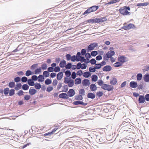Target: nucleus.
<instances>
[{
    "instance_id": "1",
    "label": "nucleus",
    "mask_w": 149,
    "mask_h": 149,
    "mask_svg": "<svg viewBox=\"0 0 149 149\" xmlns=\"http://www.w3.org/2000/svg\"><path fill=\"white\" fill-rule=\"evenodd\" d=\"M130 10V8L129 6H124L119 9L120 13L123 15H130L131 13L128 11Z\"/></svg>"
},
{
    "instance_id": "2",
    "label": "nucleus",
    "mask_w": 149,
    "mask_h": 149,
    "mask_svg": "<svg viewBox=\"0 0 149 149\" xmlns=\"http://www.w3.org/2000/svg\"><path fill=\"white\" fill-rule=\"evenodd\" d=\"M115 52L113 51L110 50L108 51L106 54H104L103 58L104 61H108L109 58H111L115 54Z\"/></svg>"
},
{
    "instance_id": "3",
    "label": "nucleus",
    "mask_w": 149,
    "mask_h": 149,
    "mask_svg": "<svg viewBox=\"0 0 149 149\" xmlns=\"http://www.w3.org/2000/svg\"><path fill=\"white\" fill-rule=\"evenodd\" d=\"M102 88L104 90L111 91L113 89V87L112 86L104 84L102 86Z\"/></svg>"
},
{
    "instance_id": "4",
    "label": "nucleus",
    "mask_w": 149,
    "mask_h": 149,
    "mask_svg": "<svg viewBox=\"0 0 149 149\" xmlns=\"http://www.w3.org/2000/svg\"><path fill=\"white\" fill-rule=\"evenodd\" d=\"M135 28L134 25L132 24H128L124 26L123 27V28L125 30H128L131 29H134Z\"/></svg>"
},
{
    "instance_id": "5",
    "label": "nucleus",
    "mask_w": 149,
    "mask_h": 149,
    "mask_svg": "<svg viewBox=\"0 0 149 149\" xmlns=\"http://www.w3.org/2000/svg\"><path fill=\"white\" fill-rule=\"evenodd\" d=\"M118 60L122 63L127 61L126 58L124 56L118 57Z\"/></svg>"
},
{
    "instance_id": "6",
    "label": "nucleus",
    "mask_w": 149,
    "mask_h": 149,
    "mask_svg": "<svg viewBox=\"0 0 149 149\" xmlns=\"http://www.w3.org/2000/svg\"><path fill=\"white\" fill-rule=\"evenodd\" d=\"M97 43H91L88 47V50L91 51L93 50L94 48L97 46Z\"/></svg>"
},
{
    "instance_id": "7",
    "label": "nucleus",
    "mask_w": 149,
    "mask_h": 149,
    "mask_svg": "<svg viewBox=\"0 0 149 149\" xmlns=\"http://www.w3.org/2000/svg\"><path fill=\"white\" fill-rule=\"evenodd\" d=\"M75 94V92L74 90L72 89H70L67 93L68 96L72 97Z\"/></svg>"
},
{
    "instance_id": "8",
    "label": "nucleus",
    "mask_w": 149,
    "mask_h": 149,
    "mask_svg": "<svg viewBox=\"0 0 149 149\" xmlns=\"http://www.w3.org/2000/svg\"><path fill=\"white\" fill-rule=\"evenodd\" d=\"M107 20L105 17H101L99 18H97V23L104 22Z\"/></svg>"
},
{
    "instance_id": "9",
    "label": "nucleus",
    "mask_w": 149,
    "mask_h": 149,
    "mask_svg": "<svg viewBox=\"0 0 149 149\" xmlns=\"http://www.w3.org/2000/svg\"><path fill=\"white\" fill-rule=\"evenodd\" d=\"M90 90L92 91H95L97 89V87L95 84H92L90 86Z\"/></svg>"
},
{
    "instance_id": "10",
    "label": "nucleus",
    "mask_w": 149,
    "mask_h": 149,
    "mask_svg": "<svg viewBox=\"0 0 149 149\" xmlns=\"http://www.w3.org/2000/svg\"><path fill=\"white\" fill-rule=\"evenodd\" d=\"M82 84L84 86H87L90 85L89 80L88 79H84L82 81Z\"/></svg>"
},
{
    "instance_id": "11",
    "label": "nucleus",
    "mask_w": 149,
    "mask_h": 149,
    "mask_svg": "<svg viewBox=\"0 0 149 149\" xmlns=\"http://www.w3.org/2000/svg\"><path fill=\"white\" fill-rule=\"evenodd\" d=\"M145 102V98L143 95H140L139 98V102L140 103H143Z\"/></svg>"
},
{
    "instance_id": "12",
    "label": "nucleus",
    "mask_w": 149,
    "mask_h": 149,
    "mask_svg": "<svg viewBox=\"0 0 149 149\" xmlns=\"http://www.w3.org/2000/svg\"><path fill=\"white\" fill-rule=\"evenodd\" d=\"M130 86L132 88H135L138 86V84L136 82L132 81L130 83Z\"/></svg>"
},
{
    "instance_id": "13",
    "label": "nucleus",
    "mask_w": 149,
    "mask_h": 149,
    "mask_svg": "<svg viewBox=\"0 0 149 149\" xmlns=\"http://www.w3.org/2000/svg\"><path fill=\"white\" fill-rule=\"evenodd\" d=\"M111 67L110 65H106L103 68V70L104 71H109L111 70Z\"/></svg>"
},
{
    "instance_id": "14",
    "label": "nucleus",
    "mask_w": 149,
    "mask_h": 149,
    "mask_svg": "<svg viewBox=\"0 0 149 149\" xmlns=\"http://www.w3.org/2000/svg\"><path fill=\"white\" fill-rule=\"evenodd\" d=\"M59 97L60 98L63 99H67L68 98V95L65 93H62L59 95Z\"/></svg>"
},
{
    "instance_id": "15",
    "label": "nucleus",
    "mask_w": 149,
    "mask_h": 149,
    "mask_svg": "<svg viewBox=\"0 0 149 149\" xmlns=\"http://www.w3.org/2000/svg\"><path fill=\"white\" fill-rule=\"evenodd\" d=\"M37 92V91L34 88H30L29 93V94L31 95H34Z\"/></svg>"
},
{
    "instance_id": "16",
    "label": "nucleus",
    "mask_w": 149,
    "mask_h": 149,
    "mask_svg": "<svg viewBox=\"0 0 149 149\" xmlns=\"http://www.w3.org/2000/svg\"><path fill=\"white\" fill-rule=\"evenodd\" d=\"M63 73L62 72H59L57 75V79L58 80H60L62 78Z\"/></svg>"
},
{
    "instance_id": "17",
    "label": "nucleus",
    "mask_w": 149,
    "mask_h": 149,
    "mask_svg": "<svg viewBox=\"0 0 149 149\" xmlns=\"http://www.w3.org/2000/svg\"><path fill=\"white\" fill-rule=\"evenodd\" d=\"M66 64V62L65 61H62L60 62L59 64V66L61 68H63L65 66Z\"/></svg>"
},
{
    "instance_id": "18",
    "label": "nucleus",
    "mask_w": 149,
    "mask_h": 149,
    "mask_svg": "<svg viewBox=\"0 0 149 149\" xmlns=\"http://www.w3.org/2000/svg\"><path fill=\"white\" fill-rule=\"evenodd\" d=\"M83 75L85 78H88L91 76V74L90 72H86L83 73Z\"/></svg>"
},
{
    "instance_id": "19",
    "label": "nucleus",
    "mask_w": 149,
    "mask_h": 149,
    "mask_svg": "<svg viewBox=\"0 0 149 149\" xmlns=\"http://www.w3.org/2000/svg\"><path fill=\"white\" fill-rule=\"evenodd\" d=\"M98 79V77L95 74L91 76L92 81L93 82L96 81Z\"/></svg>"
},
{
    "instance_id": "20",
    "label": "nucleus",
    "mask_w": 149,
    "mask_h": 149,
    "mask_svg": "<svg viewBox=\"0 0 149 149\" xmlns=\"http://www.w3.org/2000/svg\"><path fill=\"white\" fill-rule=\"evenodd\" d=\"M143 78L145 82H149V74H147L145 75Z\"/></svg>"
},
{
    "instance_id": "21",
    "label": "nucleus",
    "mask_w": 149,
    "mask_h": 149,
    "mask_svg": "<svg viewBox=\"0 0 149 149\" xmlns=\"http://www.w3.org/2000/svg\"><path fill=\"white\" fill-rule=\"evenodd\" d=\"M38 81L39 82H42L44 81V78L42 75H39L38 77Z\"/></svg>"
},
{
    "instance_id": "22",
    "label": "nucleus",
    "mask_w": 149,
    "mask_h": 149,
    "mask_svg": "<svg viewBox=\"0 0 149 149\" xmlns=\"http://www.w3.org/2000/svg\"><path fill=\"white\" fill-rule=\"evenodd\" d=\"M87 97L88 98L91 99H94L95 97V95L92 93H88L87 95Z\"/></svg>"
},
{
    "instance_id": "23",
    "label": "nucleus",
    "mask_w": 149,
    "mask_h": 149,
    "mask_svg": "<svg viewBox=\"0 0 149 149\" xmlns=\"http://www.w3.org/2000/svg\"><path fill=\"white\" fill-rule=\"evenodd\" d=\"M117 82V79L115 78H113L110 81V84L113 85L116 84Z\"/></svg>"
},
{
    "instance_id": "24",
    "label": "nucleus",
    "mask_w": 149,
    "mask_h": 149,
    "mask_svg": "<svg viewBox=\"0 0 149 149\" xmlns=\"http://www.w3.org/2000/svg\"><path fill=\"white\" fill-rule=\"evenodd\" d=\"M120 0H112L110 2L107 3L106 4L109 5L111 4H113L119 2Z\"/></svg>"
},
{
    "instance_id": "25",
    "label": "nucleus",
    "mask_w": 149,
    "mask_h": 149,
    "mask_svg": "<svg viewBox=\"0 0 149 149\" xmlns=\"http://www.w3.org/2000/svg\"><path fill=\"white\" fill-rule=\"evenodd\" d=\"M33 81V80L31 79H29L28 80V84L30 86H34L35 85V84L34 83Z\"/></svg>"
},
{
    "instance_id": "26",
    "label": "nucleus",
    "mask_w": 149,
    "mask_h": 149,
    "mask_svg": "<svg viewBox=\"0 0 149 149\" xmlns=\"http://www.w3.org/2000/svg\"><path fill=\"white\" fill-rule=\"evenodd\" d=\"M99 7L98 6H93L90 7L91 10L92 12H93L96 11L98 8Z\"/></svg>"
},
{
    "instance_id": "27",
    "label": "nucleus",
    "mask_w": 149,
    "mask_h": 149,
    "mask_svg": "<svg viewBox=\"0 0 149 149\" xmlns=\"http://www.w3.org/2000/svg\"><path fill=\"white\" fill-rule=\"evenodd\" d=\"M22 85L20 83H17L15 87V89L16 90H18L21 88Z\"/></svg>"
},
{
    "instance_id": "28",
    "label": "nucleus",
    "mask_w": 149,
    "mask_h": 149,
    "mask_svg": "<svg viewBox=\"0 0 149 149\" xmlns=\"http://www.w3.org/2000/svg\"><path fill=\"white\" fill-rule=\"evenodd\" d=\"M123 63L119 62H117L113 65L115 67H119L121 66L122 65Z\"/></svg>"
},
{
    "instance_id": "29",
    "label": "nucleus",
    "mask_w": 149,
    "mask_h": 149,
    "mask_svg": "<svg viewBox=\"0 0 149 149\" xmlns=\"http://www.w3.org/2000/svg\"><path fill=\"white\" fill-rule=\"evenodd\" d=\"M74 82L76 84H80L81 82V79L80 78H76L74 81Z\"/></svg>"
},
{
    "instance_id": "30",
    "label": "nucleus",
    "mask_w": 149,
    "mask_h": 149,
    "mask_svg": "<svg viewBox=\"0 0 149 149\" xmlns=\"http://www.w3.org/2000/svg\"><path fill=\"white\" fill-rule=\"evenodd\" d=\"M85 59L84 57L80 56L79 57H78V58L77 59V61H80L81 62H84Z\"/></svg>"
},
{
    "instance_id": "31",
    "label": "nucleus",
    "mask_w": 149,
    "mask_h": 149,
    "mask_svg": "<svg viewBox=\"0 0 149 149\" xmlns=\"http://www.w3.org/2000/svg\"><path fill=\"white\" fill-rule=\"evenodd\" d=\"M83 97L81 95H78L75 96V100H81Z\"/></svg>"
},
{
    "instance_id": "32",
    "label": "nucleus",
    "mask_w": 149,
    "mask_h": 149,
    "mask_svg": "<svg viewBox=\"0 0 149 149\" xmlns=\"http://www.w3.org/2000/svg\"><path fill=\"white\" fill-rule=\"evenodd\" d=\"M89 23H97V18L93 19H89L87 21Z\"/></svg>"
},
{
    "instance_id": "33",
    "label": "nucleus",
    "mask_w": 149,
    "mask_h": 149,
    "mask_svg": "<svg viewBox=\"0 0 149 149\" xmlns=\"http://www.w3.org/2000/svg\"><path fill=\"white\" fill-rule=\"evenodd\" d=\"M67 84L69 87H72L74 84V81L72 79Z\"/></svg>"
},
{
    "instance_id": "34",
    "label": "nucleus",
    "mask_w": 149,
    "mask_h": 149,
    "mask_svg": "<svg viewBox=\"0 0 149 149\" xmlns=\"http://www.w3.org/2000/svg\"><path fill=\"white\" fill-rule=\"evenodd\" d=\"M72 80L70 78H68V77H66L64 78V82L65 84H68Z\"/></svg>"
},
{
    "instance_id": "35",
    "label": "nucleus",
    "mask_w": 149,
    "mask_h": 149,
    "mask_svg": "<svg viewBox=\"0 0 149 149\" xmlns=\"http://www.w3.org/2000/svg\"><path fill=\"white\" fill-rule=\"evenodd\" d=\"M137 79L138 81L141 80L142 77V75L141 73H139L137 74Z\"/></svg>"
},
{
    "instance_id": "36",
    "label": "nucleus",
    "mask_w": 149,
    "mask_h": 149,
    "mask_svg": "<svg viewBox=\"0 0 149 149\" xmlns=\"http://www.w3.org/2000/svg\"><path fill=\"white\" fill-rule=\"evenodd\" d=\"M9 89L8 88H5L3 90L4 93L6 95H7L8 94V93H9Z\"/></svg>"
},
{
    "instance_id": "37",
    "label": "nucleus",
    "mask_w": 149,
    "mask_h": 149,
    "mask_svg": "<svg viewBox=\"0 0 149 149\" xmlns=\"http://www.w3.org/2000/svg\"><path fill=\"white\" fill-rule=\"evenodd\" d=\"M29 88V86L27 84H24L22 86V88L24 90H27Z\"/></svg>"
},
{
    "instance_id": "38",
    "label": "nucleus",
    "mask_w": 149,
    "mask_h": 149,
    "mask_svg": "<svg viewBox=\"0 0 149 149\" xmlns=\"http://www.w3.org/2000/svg\"><path fill=\"white\" fill-rule=\"evenodd\" d=\"M41 71V69L40 68L36 69L35 71L34 74H38L40 73Z\"/></svg>"
},
{
    "instance_id": "39",
    "label": "nucleus",
    "mask_w": 149,
    "mask_h": 149,
    "mask_svg": "<svg viewBox=\"0 0 149 149\" xmlns=\"http://www.w3.org/2000/svg\"><path fill=\"white\" fill-rule=\"evenodd\" d=\"M91 12H92L91 10L90 9V8H89L85 11L83 14V15H85L86 14L89 13Z\"/></svg>"
},
{
    "instance_id": "40",
    "label": "nucleus",
    "mask_w": 149,
    "mask_h": 149,
    "mask_svg": "<svg viewBox=\"0 0 149 149\" xmlns=\"http://www.w3.org/2000/svg\"><path fill=\"white\" fill-rule=\"evenodd\" d=\"M78 58V57L76 56L75 55H74L71 57V60L72 61H75L77 60V59Z\"/></svg>"
},
{
    "instance_id": "41",
    "label": "nucleus",
    "mask_w": 149,
    "mask_h": 149,
    "mask_svg": "<svg viewBox=\"0 0 149 149\" xmlns=\"http://www.w3.org/2000/svg\"><path fill=\"white\" fill-rule=\"evenodd\" d=\"M9 93L10 96L13 95L15 94V90L13 89H11L9 91Z\"/></svg>"
},
{
    "instance_id": "42",
    "label": "nucleus",
    "mask_w": 149,
    "mask_h": 149,
    "mask_svg": "<svg viewBox=\"0 0 149 149\" xmlns=\"http://www.w3.org/2000/svg\"><path fill=\"white\" fill-rule=\"evenodd\" d=\"M45 83L46 85H49L51 84L52 83V80L49 79H47L45 81Z\"/></svg>"
},
{
    "instance_id": "43",
    "label": "nucleus",
    "mask_w": 149,
    "mask_h": 149,
    "mask_svg": "<svg viewBox=\"0 0 149 149\" xmlns=\"http://www.w3.org/2000/svg\"><path fill=\"white\" fill-rule=\"evenodd\" d=\"M35 85V88L37 89H39L41 88V86L39 83H36Z\"/></svg>"
},
{
    "instance_id": "44",
    "label": "nucleus",
    "mask_w": 149,
    "mask_h": 149,
    "mask_svg": "<svg viewBox=\"0 0 149 149\" xmlns=\"http://www.w3.org/2000/svg\"><path fill=\"white\" fill-rule=\"evenodd\" d=\"M96 69L95 67L94 68L90 67L89 68V70L90 72H93L95 71Z\"/></svg>"
},
{
    "instance_id": "45",
    "label": "nucleus",
    "mask_w": 149,
    "mask_h": 149,
    "mask_svg": "<svg viewBox=\"0 0 149 149\" xmlns=\"http://www.w3.org/2000/svg\"><path fill=\"white\" fill-rule=\"evenodd\" d=\"M79 95H84L85 91L84 89H81L79 91Z\"/></svg>"
},
{
    "instance_id": "46",
    "label": "nucleus",
    "mask_w": 149,
    "mask_h": 149,
    "mask_svg": "<svg viewBox=\"0 0 149 149\" xmlns=\"http://www.w3.org/2000/svg\"><path fill=\"white\" fill-rule=\"evenodd\" d=\"M15 86V83L13 82H10L8 84V86L11 88H13Z\"/></svg>"
},
{
    "instance_id": "47",
    "label": "nucleus",
    "mask_w": 149,
    "mask_h": 149,
    "mask_svg": "<svg viewBox=\"0 0 149 149\" xmlns=\"http://www.w3.org/2000/svg\"><path fill=\"white\" fill-rule=\"evenodd\" d=\"M32 74V72L30 70H27L26 72L25 75L27 76H29Z\"/></svg>"
},
{
    "instance_id": "48",
    "label": "nucleus",
    "mask_w": 149,
    "mask_h": 149,
    "mask_svg": "<svg viewBox=\"0 0 149 149\" xmlns=\"http://www.w3.org/2000/svg\"><path fill=\"white\" fill-rule=\"evenodd\" d=\"M65 75L66 76V77H69L71 74V73L70 71L67 70L65 72Z\"/></svg>"
},
{
    "instance_id": "49",
    "label": "nucleus",
    "mask_w": 149,
    "mask_h": 149,
    "mask_svg": "<svg viewBox=\"0 0 149 149\" xmlns=\"http://www.w3.org/2000/svg\"><path fill=\"white\" fill-rule=\"evenodd\" d=\"M43 75L47 77L49 76V73L47 71H44L43 72Z\"/></svg>"
},
{
    "instance_id": "50",
    "label": "nucleus",
    "mask_w": 149,
    "mask_h": 149,
    "mask_svg": "<svg viewBox=\"0 0 149 149\" xmlns=\"http://www.w3.org/2000/svg\"><path fill=\"white\" fill-rule=\"evenodd\" d=\"M97 83L98 85L100 86H102L104 84H103V81L101 79L98 80Z\"/></svg>"
},
{
    "instance_id": "51",
    "label": "nucleus",
    "mask_w": 149,
    "mask_h": 149,
    "mask_svg": "<svg viewBox=\"0 0 149 149\" xmlns=\"http://www.w3.org/2000/svg\"><path fill=\"white\" fill-rule=\"evenodd\" d=\"M102 66V65L100 63L96 64H95V67L96 69H99Z\"/></svg>"
},
{
    "instance_id": "52",
    "label": "nucleus",
    "mask_w": 149,
    "mask_h": 149,
    "mask_svg": "<svg viewBox=\"0 0 149 149\" xmlns=\"http://www.w3.org/2000/svg\"><path fill=\"white\" fill-rule=\"evenodd\" d=\"M24 98L25 100H28L30 99L31 96L30 95H26L24 96Z\"/></svg>"
},
{
    "instance_id": "53",
    "label": "nucleus",
    "mask_w": 149,
    "mask_h": 149,
    "mask_svg": "<svg viewBox=\"0 0 149 149\" xmlns=\"http://www.w3.org/2000/svg\"><path fill=\"white\" fill-rule=\"evenodd\" d=\"M41 68L42 70H46L47 68V64L45 63L41 65Z\"/></svg>"
},
{
    "instance_id": "54",
    "label": "nucleus",
    "mask_w": 149,
    "mask_h": 149,
    "mask_svg": "<svg viewBox=\"0 0 149 149\" xmlns=\"http://www.w3.org/2000/svg\"><path fill=\"white\" fill-rule=\"evenodd\" d=\"M103 93L102 91H99L96 93L98 97H100L102 96Z\"/></svg>"
},
{
    "instance_id": "55",
    "label": "nucleus",
    "mask_w": 149,
    "mask_h": 149,
    "mask_svg": "<svg viewBox=\"0 0 149 149\" xmlns=\"http://www.w3.org/2000/svg\"><path fill=\"white\" fill-rule=\"evenodd\" d=\"M60 70V68L58 66L56 67L54 69V72H59Z\"/></svg>"
},
{
    "instance_id": "56",
    "label": "nucleus",
    "mask_w": 149,
    "mask_h": 149,
    "mask_svg": "<svg viewBox=\"0 0 149 149\" xmlns=\"http://www.w3.org/2000/svg\"><path fill=\"white\" fill-rule=\"evenodd\" d=\"M91 54L92 56H95L97 54V51H94L92 52Z\"/></svg>"
},
{
    "instance_id": "57",
    "label": "nucleus",
    "mask_w": 149,
    "mask_h": 149,
    "mask_svg": "<svg viewBox=\"0 0 149 149\" xmlns=\"http://www.w3.org/2000/svg\"><path fill=\"white\" fill-rule=\"evenodd\" d=\"M21 81L23 82H26L27 81H28L27 78L26 77H23L22 78Z\"/></svg>"
},
{
    "instance_id": "58",
    "label": "nucleus",
    "mask_w": 149,
    "mask_h": 149,
    "mask_svg": "<svg viewBox=\"0 0 149 149\" xmlns=\"http://www.w3.org/2000/svg\"><path fill=\"white\" fill-rule=\"evenodd\" d=\"M20 78L18 77H17L15 78L14 80L15 82H17L19 81L20 80Z\"/></svg>"
},
{
    "instance_id": "59",
    "label": "nucleus",
    "mask_w": 149,
    "mask_h": 149,
    "mask_svg": "<svg viewBox=\"0 0 149 149\" xmlns=\"http://www.w3.org/2000/svg\"><path fill=\"white\" fill-rule=\"evenodd\" d=\"M31 78L32 79L33 81H36L38 79L37 77L35 75L32 76Z\"/></svg>"
},
{
    "instance_id": "60",
    "label": "nucleus",
    "mask_w": 149,
    "mask_h": 149,
    "mask_svg": "<svg viewBox=\"0 0 149 149\" xmlns=\"http://www.w3.org/2000/svg\"><path fill=\"white\" fill-rule=\"evenodd\" d=\"M24 92L22 90L19 91L17 93V95L19 96L23 95L24 94Z\"/></svg>"
},
{
    "instance_id": "61",
    "label": "nucleus",
    "mask_w": 149,
    "mask_h": 149,
    "mask_svg": "<svg viewBox=\"0 0 149 149\" xmlns=\"http://www.w3.org/2000/svg\"><path fill=\"white\" fill-rule=\"evenodd\" d=\"M58 83V81L56 79H54L53 82V85L54 86H56Z\"/></svg>"
},
{
    "instance_id": "62",
    "label": "nucleus",
    "mask_w": 149,
    "mask_h": 149,
    "mask_svg": "<svg viewBox=\"0 0 149 149\" xmlns=\"http://www.w3.org/2000/svg\"><path fill=\"white\" fill-rule=\"evenodd\" d=\"M83 74L82 71L81 70L78 71L77 72V75L81 76Z\"/></svg>"
},
{
    "instance_id": "63",
    "label": "nucleus",
    "mask_w": 149,
    "mask_h": 149,
    "mask_svg": "<svg viewBox=\"0 0 149 149\" xmlns=\"http://www.w3.org/2000/svg\"><path fill=\"white\" fill-rule=\"evenodd\" d=\"M71 67V63H68L67 65H66L65 66L66 69H70Z\"/></svg>"
},
{
    "instance_id": "64",
    "label": "nucleus",
    "mask_w": 149,
    "mask_h": 149,
    "mask_svg": "<svg viewBox=\"0 0 149 149\" xmlns=\"http://www.w3.org/2000/svg\"><path fill=\"white\" fill-rule=\"evenodd\" d=\"M145 99L147 101H149V94H147L146 95L145 97Z\"/></svg>"
}]
</instances>
